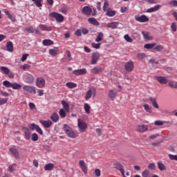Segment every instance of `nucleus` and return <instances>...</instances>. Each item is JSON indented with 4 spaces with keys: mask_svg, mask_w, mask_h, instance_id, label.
<instances>
[{
    "mask_svg": "<svg viewBox=\"0 0 177 177\" xmlns=\"http://www.w3.org/2000/svg\"><path fill=\"white\" fill-rule=\"evenodd\" d=\"M63 129L65 133H66L69 138H71L72 139H75V138H77L75 133L73 131V129H71V127H70L68 125L64 124Z\"/></svg>",
    "mask_w": 177,
    "mask_h": 177,
    "instance_id": "f257e3e1",
    "label": "nucleus"
},
{
    "mask_svg": "<svg viewBox=\"0 0 177 177\" xmlns=\"http://www.w3.org/2000/svg\"><path fill=\"white\" fill-rule=\"evenodd\" d=\"M49 16L50 17H53L57 21H59V23H62V21H64V17L62 14L57 13L56 12L50 13Z\"/></svg>",
    "mask_w": 177,
    "mask_h": 177,
    "instance_id": "f03ea898",
    "label": "nucleus"
},
{
    "mask_svg": "<svg viewBox=\"0 0 177 177\" xmlns=\"http://www.w3.org/2000/svg\"><path fill=\"white\" fill-rule=\"evenodd\" d=\"M77 127L79 128L80 132H85L86 131V128H88V124L85 122L81 121L80 119L77 120Z\"/></svg>",
    "mask_w": 177,
    "mask_h": 177,
    "instance_id": "7ed1b4c3",
    "label": "nucleus"
},
{
    "mask_svg": "<svg viewBox=\"0 0 177 177\" xmlns=\"http://www.w3.org/2000/svg\"><path fill=\"white\" fill-rule=\"evenodd\" d=\"M82 15H85V16H91L92 15V8L88 6H84L82 9Z\"/></svg>",
    "mask_w": 177,
    "mask_h": 177,
    "instance_id": "20e7f679",
    "label": "nucleus"
},
{
    "mask_svg": "<svg viewBox=\"0 0 177 177\" xmlns=\"http://www.w3.org/2000/svg\"><path fill=\"white\" fill-rule=\"evenodd\" d=\"M23 89L27 93H37V90H35V87L32 86H24L23 87Z\"/></svg>",
    "mask_w": 177,
    "mask_h": 177,
    "instance_id": "39448f33",
    "label": "nucleus"
},
{
    "mask_svg": "<svg viewBox=\"0 0 177 177\" xmlns=\"http://www.w3.org/2000/svg\"><path fill=\"white\" fill-rule=\"evenodd\" d=\"M92 95H93L94 97L96 96V90H95V88H90L88 90L85 96V99L86 100H89V99H91L92 97Z\"/></svg>",
    "mask_w": 177,
    "mask_h": 177,
    "instance_id": "423d86ee",
    "label": "nucleus"
},
{
    "mask_svg": "<svg viewBox=\"0 0 177 177\" xmlns=\"http://www.w3.org/2000/svg\"><path fill=\"white\" fill-rule=\"evenodd\" d=\"M99 57H100L99 53H93L91 56V64H96L97 60H99Z\"/></svg>",
    "mask_w": 177,
    "mask_h": 177,
    "instance_id": "0eeeda50",
    "label": "nucleus"
},
{
    "mask_svg": "<svg viewBox=\"0 0 177 177\" xmlns=\"http://www.w3.org/2000/svg\"><path fill=\"white\" fill-rule=\"evenodd\" d=\"M79 165L80 168H82V170L83 171L84 174L86 175L88 174V167H86V164L85 163V161L83 160L79 161Z\"/></svg>",
    "mask_w": 177,
    "mask_h": 177,
    "instance_id": "6e6552de",
    "label": "nucleus"
},
{
    "mask_svg": "<svg viewBox=\"0 0 177 177\" xmlns=\"http://www.w3.org/2000/svg\"><path fill=\"white\" fill-rule=\"evenodd\" d=\"M135 19L136 21H139L140 23H146V21H149V17L145 15H142L140 17H135Z\"/></svg>",
    "mask_w": 177,
    "mask_h": 177,
    "instance_id": "1a4fd4ad",
    "label": "nucleus"
},
{
    "mask_svg": "<svg viewBox=\"0 0 177 177\" xmlns=\"http://www.w3.org/2000/svg\"><path fill=\"white\" fill-rule=\"evenodd\" d=\"M115 168L121 172L123 177H125V170L124 169V166H122L121 163H115Z\"/></svg>",
    "mask_w": 177,
    "mask_h": 177,
    "instance_id": "9d476101",
    "label": "nucleus"
},
{
    "mask_svg": "<svg viewBox=\"0 0 177 177\" xmlns=\"http://www.w3.org/2000/svg\"><path fill=\"white\" fill-rule=\"evenodd\" d=\"M72 74H73V75H84L86 74V69L82 68V69L75 70L72 72Z\"/></svg>",
    "mask_w": 177,
    "mask_h": 177,
    "instance_id": "9b49d317",
    "label": "nucleus"
},
{
    "mask_svg": "<svg viewBox=\"0 0 177 177\" xmlns=\"http://www.w3.org/2000/svg\"><path fill=\"white\" fill-rule=\"evenodd\" d=\"M36 85L38 86V88H44V86H45V79L42 77L38 78L36 82Z\"/></svg>",
    "mask_w": 177,
    "mask_h": 177,
    "instance_id": "f8f14e48",
    "label": "nucleus"
},
{
    "mask_svg": "<svg viewBox=\"0 0 177 177\" xmlns=\"http://www.w3.org/2000/svg\"><path fill=\"white\" fill-rule=\"evenodd\" d=\"M10 151L12 153V154L14 156V157H15L17 160H19V158H20V153H19L17 149L10 148Z\"/></svg>",
    "mask_w": 177,
    "mask_h": 177,
    "instance_id": "ddd939ff",
    "label": "nucleus"
},
{
    "mask_svg": "<svg viewBox=\"0 0 177 177\" xmlns=\"http://www.w3.org/2000/svg\"><path fill=\"white\" fill-rule=\"evenodd\" d=\"M41 125H44V128H50L53 122L50 120H40Z\"/></svg>",
    "mask_w": 177,
    "mask_h": 177,
    "instance_id": "4468645a",
    "label": "nucleus"
},
{
    "mask_svg": "<svg viewBox=\"0 0 177 177\" xmlns=\"http://www.w3.org/2000/svg\"><path fill=\"white\" fill-rule=\"evenodd\" d=\"M124 67L127 71H132V70H133V62L130 61L126 63Z\"/></svg>",
    "mask_w": 177,
    "mask_h": 177,
    "instance_id": "2eb2a0df",
    "label": "nucleus"
},
{
    "mask_svg": "<svg viewBox=\"0 0 177 177\" xmlns=\"http://www.w3.org/2000/svg\"><path fill=\"white\" fill-rule=\"evenodd\" d=\"M88 22L90 24H93V26H100V23L97 21V19L96 18H93V17L88 18Z\"/></svg>",
    "mask_w": 177,
    "mask_h": 177,
    "instance_id": "dca6fc26",
    "label": "nucleus"
},
{
    "mask_svg": "<svg viewBox=\"0 0 177 177\" xmlns=\"http://www.w3.org/2000/svg\"><path fill=\"white\" fill-rule=\"evenodd\" d=\"M142 34L144 37V39H145V41H151V39H153V37L151 36H150V33L149 32H146V31H142Z\"/></svg>",
    "mask_w": 177,
    "mask_h": 177,
    "instance_id": "f3484780",
    "label": "nucleus"
},
{
    "mask_svg": "<svg viewBox=\"0 0 177 177\" xmlns=\"http://www.w3.org/2000/svg\"><path fill=\"white\" fill-rule=\"evenodd\" d=\"M39 28H40L42 31H52V27L46 25L40 24L39 25Z\"/></svg>",
    "mask_w": 177,
    "mask_h": 177,
    "instance_id": "a211bd4d",
    "label": "nucleus"
},
{
    "mask_svg": "<svg viewBox=\"0 0 177 177\" xmlns=\"http://www.w3.org/2000/svg\"><path fill=\"white\" fill-rule=\"evenodd\" d=\"M147 129H148L147 127L145 124L137 126V131L138 132H146Z\"/></svg>",
    "mask_w": 177,
    "mask_h": 177,
    "instance_id": "6ab92c4d",
    "label": "nucleus"
},
{
    "mask_svg": "<svg viewBox=\"0 0 177 177\" xmlns=\"http://www.w3.org/2000/svg\"><path fill=\"white\" fill-rule=\"evenodd\" d=\"M117 96V92L115 90H110L109 93V97L111 100H114L115 99V97Z\"/></svg>",
    "mask_w": 177,
    "mask_h": 177,
    "instance_id": "aec40b11",
    "label": "nucleus"
},
{
    "mask_svg": "<svg viewBox=\"0 0 177 177\" xmlns=\"http://www.w3.org/2000/svg\"><path fill=\"white\" fill-rule=\"evenodd\" d=\"M118 24H120V23L118 22H111L107 24V27L108 28H112L113 30H114L117 28V27H118Z\"/></svg>",
    "mask_w": 177,
    "mask_h": 177,
    "instance_id": "412c9836",
    "label": "nucleus"
},
{
    "mask_svg": "<svg viewBox=\"0 0 177 177\" xmlns=\"http://www.w3.org/2000/svg\"><path fill=\"white\" fill-rule=\"evenodd\" d=\"M103 71V68L101 67L95 66L92 70L91 72L93 74H99L100 73H102Z\"/></svg>",
    "mask_w": 177,
    "mask_h": 177,
    "instance_id": "4be33fe9",
    "label": "nucleus"
},
{
    "mask_svg": "<svg viewBox=\"0 0 177 177\" xmlns=\"http://www.w3.org/2000/svg\"><path fill=\"white\" fill-rule=\"evenodd\" d=\"M55 168V164L48 163L44 166L45 171H52Z\"/></svg>",
    "mask_w": 177,
    "mask_h": 177,
    "instance_id": "5701e85b",
    "label": "nucleus"
},
{
    "mask_svg": "<svg viewBox=\"0 0 177 177\" xmlns=\"http://www.w3.org/2000/svg\"><path fill=\"white\" fill-rule=\"evenodd\" d=\"M6 49L8 52L13 51V43L12 41H8L6 44Z\"/></svg>",
    "mask_w": 177,
    "mask_h": 177,
    "instance_id": "b1692460",
    "label": "nucleus"
},
{
    "mask_svg": "<svg viewBox=\"0 0 177 177\" xmlns=\"http://www.w3.org/2000/svg\"><path fill=\"white\" fill-rule=\"evenodd\" d=\"M50 120H52L53 122H57V121H59V115L57 113H53V115L50 116Z\"/></svg>",
    "mask_w": 177,
    "mask_h": 177,
    "instance_id": "393cba45",
    "label": "nucleus"
},
{
    "mask_svg": "<svg viewBox=\"0 0 177 177\" xmlns=\"http://www.w3.org/2000/svg\"><path fill=\"white\" fill-rule=\"evenodd\" d=\"M34 76H32L30 74H28L26 75V82H28V84H32V82H34Z\"/></svg>",
    "mask_w": 177,
    "mask_h": 177,
    "instance_id": "a878e982",
    "label": "nucleus"
},
{
    "mask_svg": "<svg viewBox=\"0 0 177 177\" xmlns=\"http://www.w3.org/2000/svg\"><path fill=\"white\" fill-rule=\"evenodd\" d=\"M61 103L66 111H68V110H70V105L68 103H67V102H66V100H62Z\"/></svg>",
    "mask_w": 177,
    "mask_h": 177,
    "instance_id": "bb28decb",
    "label": "nucleus"
},
{
    "mask_svg": "<svg viewBox=\"0 0 177 177\" xmlns=\"http://www.w3.org/2000/svg\"><path fill=\"white\" fill-rule=\"evenodd\" d=\"M25 133V139L27 140L31 139V131H30V129H26L24 131Z\"/></svg>",
    "mask_w": 177,
    "mask_h": 177,
    "instance_id": "cd10ccee",
    "label": "nucleus"
},
{
    "mask_svg": "<svg viewBox=\"0 0 177 177\" xmlns=\"http://www.w3.org/2000/svg\"><path fill=\"white\" fill-rule=\"evenodd\" d=\"M43 45H44L45 46H49L50 45H53V41L50 40V39H44L42 41Z\"/></svg>",
    "mask_w": 177,
    "mask_h": 177,
    "instance_id": "c85d7f7f",
    "label": "nucleus"
},
{
    "mask_svg": "<svg viewBox=\"0 0 177 177\" xmlns=\"http://www.w3.org/2000/svg\"><path fill=\"white\" fill-rule=\"evenodd\" d=\"M157 80L158 81V82H160V84H167V80L165 79V77L162 76H159L156 77Z\"/></svg>",
    "mask_w": 177,
    "mask_h": 177,
    "instance_id": "c756f323",
    "label": "nucleus"
},
{
    "mask_svg": "<svg viewBox=\"0 0 177 177\" xmlns=\"http://www.w3.org/2000/svg\"><path fill=\"white\" fill-rule=\"evenodd\" d=\"M106 16H109V17H113V16H115V11L110 10V8L108 9V10L106 12Z\"/></svg>",
    "mask_w": 177,
    "mask_h": 177,
    "instance_id": "7c9ffc66",
    "label": "nucleus"
},
{
    "mask_svg": "<svg viewBox=\"0 0 177 177\" xmlns=\"http://www.w3.org/2000/svg\"><path fill=\"white\" fill-rule=\"evenodd\" d=\"M0 70L1 71H2V73H3V74H6V75L7 74H9V73H10V70L6 66H1L0 68Z\"/></svg>",
    "mask_w": 177,
    "mask_h": 177,
    "instance_id": "2f4dec72",
    "label": "nucleus"
},
{
    "mask_svg": "<svg viewBox=\"0 0 177 177\" xmlns=\"http://www.w3.org/2000/svg\"><path fill=\"white\" fill-rule=\"evenodd\" d=\"M103 32H98L97 35V38L95 39L96 42H100L103 39Z\"/></svg>",
    "mask_w": 177,
    "mask_h": 177,
    "instance_id": "473e14b6",
    "label": "nucleus"
},
{
    "mask_svg": "<svg viewBox=\"0 0 177 177\" xmlns=\"http://www.w3.org/2000/svg\"><path fill=\"white\" fill-rule=\"evenodd\" d=\"M66 86L70 89H73V88H77V84L73 82H67Z\"/></svg>",
    "mask_w": 177,
    "mask_h": 177,
    "instance_id": "72a5a7b5",
    "label": "nucleus"
},
{
    "mask_svg": "<svg viewBox=\"0 0 177 177\" xmlns=\"http://www.w3.org/2000/svg\"><path fill=\"white\" fill-rule=\"evenodd\" d=\"M168 84L170 88H174V89H177V82L170 81L169 82Z\"/></svg>",
    "mask_w": 177,
    "mask_h": 177,
    "instance_id": "f704fd0d",
    "label": "nucleus"
},
{
    "mask_svg": "<svg viewBox=\"0 0 177 177\" xmlns=\"http://www.w3.org/2000/svg\"><path fill=\"white\" fill-rule=\"evenodd\" d=\"M158 169H160V171H165L166 167H165V165H164V163L159 162L158 163Z\"/></svg>",
    "mask_w": 177,
    "mask_h": 177,
    "instance_id": "c9c22d12",
    "label": "nucleus"
},
{
    "mask_svg": "<svg viewBox=\"0 0 177 177\" xmlns=\"http://www.w3.org/2000/svg\"><path fill=\"white\" fill-rule=\"evenodd\" d=\"M156 46V43L153 44H147L144 46L145 49H153Z\"/></svg>",
    "mask_w": 177,
    "mask_h": 177,
    "instance_id": "e433bc0d",
    "label": "nucleus"
},
{
    "mask_svg": "<svg viewBox=\"0 0 177 177\" xmlns=\"http://www.w3.org/2000/svg\"><path fill=\"white\" fill-rule=\"evenodd\" d=\"M11 88L12 89H21V85L17 83H12Z\"/></svg>",
    "mask_w": 177,
    "mask_h": 177,
    "instance_id": "4c0bfd02",
    "label": "nucleus"
},
{
    "mask_svg": "<svg viewBox=\"0 0 177 177\" xmlns=\"http://www.w3.org/2000/svg\"><path fill=\"white\" fill-rule=\"evenodd\" d=\"M3 85L6 88H12V83H10V82L8 80H5L3 82Z\"/></svg>",
    "mask_w": 177,
    "mask_h": 177,
    "instance_id": "58836bf2",
    "label": "nucleus"
},
{
    "mask_svg": "<svg viewBox=\"0 0 177 177\" xmlns=\"http://www.w3.org/2000/svg\"><path fill=\"white\" fill-rule=\"evenodd\" d=\"M59 114L61 117V118H65V117L67 115V114L66 113V111H64V109H61L59 111Z\"/></svg>",
    "mask_w": 177,
    "mask_h": 177,
    "instance_id": "ea45409f",
    "label": "nucleus"
},
{
    "mask_svg": "<svg viewBox=\"0 0 177 177\" xmlns=\"http://www.w3.org/2000/svg\"><path fill=\"white\" fill-rule=\"evenodd\" d=\"M144 109L147 113H151V107L147 104H144Z\"/></svg>",
    "mask_w": 177,
    "mask_h": 177,
    "instance_id": "a19ab883",
    "label": "nucleus"
},
{
    "mask_svg": "<svg viewBox=\"0 0 177 177\" xmlns=\"http://www.w3.org/2000/svg\"><path fill=\"white\" fill-rule=\"evenodd\" d=\"M30 138L32 142H37V140H38V134L33 133Z\"/></svg>",
    "mask_w": 177,
    "mask_h": 177,
    "instance_id": "79ce46f5",
    "label": "nucleus"
},
{
    "mask_svg": "<svg viewBox=\"0 0 177 177\" xmlns=\"http://www.w3.org/2000/svg\"><path fill=\"white\" fill-rule=\"evenodd\" d=\"M148 169H150L151 171H154V169H156V163H149V165H148Z\"/></svg>",
    "mask_w": 177,
    "mask_h": 177,
    "instance_id": "37998d69",
    "label": "nucleus"
},
{
    "mask_svg": "<svg viewBox=\"0 0 177 177\" xmlns=\"http://www.w3.org/2000/svg\"><path fill=\"white\" fill-rule=\"evenodd\" d=\"M84 110L86 113V114H89L91 112L89 110H91V106L88 104H84Z\"/></svg>",
    "mask_w": 177,
    "mask_h": 177,
    "instance_id": "c03bdc74",
    "label": "nucleus"
},
{
    "mask_svg": "<svg viewBox=\"0 0 177 177\" xmlns=\"http://www.w3.org/2000/svg\"><path fill=\"white\" fill-rule=\"evenodd\" d=\"M49 53L51 56H56V55H57V49H50Z\"/></svg>",
    "mask_w": 177,
    "mask_h": 177,
    "instance_id": "a18cd8bd",
    "label": "nucleus"
},
{
    "mask_svg": "<svg viewBox=\"0 0 177 177\" xmlns=\"http://www.w3.org/2000/svg\"><path fill=\"white\" fill-rule=\"evenodd\" d=\"M34 3L37 8H42V0H37Z\"/></svg>",
    "mask_w": 177,
    "mask_h": 177,
    "instance_id": "49530a36",
    "label": "nucleus"
},
{
    "mask_svg": "<svg viewBox=\"0 0 177 177\" xmlns=\"http://www.w3.org/2000/svg\"><path fill=\"white\" fill-rule=\"evenodd\" d=\"M107 8H109V1L107 0H105L104 3V6H103L104 12L107 11Z\"/></svg>",
    "mask_w": 177,
    "mask_h": 177,
    "instance_id": "de8ad7c7",
    "label": "nucleus"
},
{
    "mask_svg": "<svg viewBox=\"0 0 177 177\" xmlns=\"http://www.w3.org/2000/svg\"><path fill=\"white\" fill-rule=\"evenodd\" d=\"M149 174H150V171H149V169H145L142 171V176L147 177V176H149Z\"/></svg>",
    "mask_w": 177,
    "mask_h": 177,
    "instance_id": "09e8293b",
    "label": "nucleus"
},
{
    "mask_svg": "<svg viewBox=\"0 0 177 177\" xmlns=\"http://www.w3.org/2000/svg\"><path fill=\"white\" fill-rule=\"evenodd\" d=\"M124 38L127 42H132L133 40L129 37V35H125Z\"/></svg>",
    "mask_w": 177,
    "mask_h": 177,
    "instance_id": "8fccbe9b",
    "label": "nucleus"
},
{
    "mask_svg": "<svg viewBox=\"0 0 177 177\" xmlns=\"http://www.w3.org/2000/svg\"><path fill=\"white\" fill-rule=\"evenodd\" d=\"M37 127H38V124H35L34 123L29 124V128L31 131L37 129Z\"/></svg>",
    "mask_w": 177,
    "mask_h": 177,
    "instance_id": "3c124183",
    "label": "nucleus"
},
{
    "mask_svg": "<svg viewBox=\"0 0 177 177\" xmlns=\"http://www.w3.org/2000/svg\"><path fill=\"white\" fill-rule=\"evenodd\" d=\"M169 158L173 161H177V155L169 154Z\"/></svg>",
    "mask_w": 177,
    "mask_h": 177,
    "instance_id": "603ef678",
    "label": "nucleus"
},
{
    "mask_svg": "<svg viewBox=\"0 0 177 177\" xmlns=\"http://www.w3.org/2000/svg\"><path fill=\"white\" fill-rule=\"evenodd\" d=\"M171 28L173 32H176V23L175 22L171 23Z\"/></svg>",
    "mask_w": 177,
    "mask_h": 177,
    "instance_id": "864d4df0",
    "label": "nucleus"
},
{
    "mask_svg": "<svg viewBox=\"0 0 177 177\" xmlns=\"http://www.w3.org/2000/svg\"><path fill=\"white\" fill-rule=\"evenodd\" d=\"M159 141H157L156 146H158V145L162 143V141L164 140V138L162 136H158Z\"/></svg>",
    "mask_w": 177,
    "mask_h": 177,
    "instance_id": "5fc2aeb1",
    "label": "nucleus"
},
{
    "mask_svg": "<svg viewBox=\"0 0 177 177\" xmlns=\"http://www.w3.org/2000/svg\"><path fill=\"white\" fill-rule=\"evenodd\" d=\"M162 49H164V46H161V45H157L156 46V52H161V50H162Z\"/></svg>",
    "mask_w": 177,
    "mask_h": 177,
    "instance_id": "6e6d98bb",
    "label": "nucleus"
},
{
    "mask_svg": "<svg viewBox=\"0 0 177 177\" xmlns=\"http://www.w3.org/2000/svg\"><path fill=\"white\" fill-rule=\"evenodd\" d=\"M138 59H141V60H143V59H145V57H146V55H145V53H140L138 54Z\"/></svg>",
    "mask_w": 177,
    "mask_h": 177,
    "instance_id": "4d7b16f0",
    "label": "nucleus"
},
{
    "mask_svg": "<svg viewBox=\"0 0 177 177\" xmlns=\"http://www.w3.org/2000/svg\"><path fill=\"white\" fill-rule=\"evenodd\" d=\"M92 46L95 49H99L100 48V43L96 44V43H92Z\"/></svg>",
    "mask_w": 177,
    "mask_h": 177,
    "instance_id": "13d9d810",
    "label": "nucleus"
},
{
    "mask_svg": "<svg viewBox=\"0 0 177 177\" xmlns=\"http://www.w3.org/2000/svg\"><path fill=\"white\" fill-rule=\"evenodd\" d=\"M30 67H31V66L28 64H24V66H21L20 68L21 70H27V68H30Z\"/></svg>",
    "mask_w": 177,
    "mask_h": 177,
    "instance_id": "bf43d9fd",
    "label": "nucleus"
},
{
    "mask_svg": "<svg viewBox=\"0 0 177 177\" xmlns=\"http://www.w3.org/2000/svg\"><path fill=\"white\" fill-rule=\"evenodd\" d=\"M15 167H16V163H13L12 165H10L8 167V171L10 172H13V168H15Z\"/></svg>",
    "mask_w": 177,
    "mask_h": 177,
    "instance_id": "052dcab7",
    "label": "nucleus"
},
{
    "mask_svg": "<svg viewBox=\"0 0 177 177\" xmlns=\"http://www.w3.org/2000/svg\"><path fill=\"white\" fill-rule=\"evenodd\" d=\"M8 102V98H0V106H1V104H5V103H6Z\"/></svg>",
    "mask_w": 177,
    "mask_h": 177,
    "instance_id": "680f3d73",
    "label": "nucleus"
},
{
    "mask_svg": "<svg viewBox=\"0 0 177 177\" xmlns=\"http://www.w3.org/2000/svg\"><path fill=\"white\" fill-rule=\"evenodd\" d=\"M152 12H156V6L147 10V13H152Z\"/></svg>",
    "mask_w": 177,
    "mask_h": 177,
    "instance_id": "e2e57ef3",
    "label": "nucleus"
},
{
    "mask_svg": "<svg viewBox=\"0 0 177 177\" xmlns=\"http://www.w3.org/2000/svg\"><path fill=\"white\" fill-rule=\"evenodd\" d=\"M30 56L28 54H23L22 57H21V62H26L27 60V57Z\"/></svg>",
    "mask_w": 177,
    "mask_h": 177,
    "instance_id": "0e129e2a",
    "label": "nucleus"
},
{
    "mask_svg": "<svg viewBox=\"0 0 177 177\" xmlns=\"http://www.w3.org/2000/svg\"><path fill=\"white\" fill-rule=\"evenodd\" d=\"M169 5H171V6H177V1L172 0L169 3Z\"/></svg>",
    "mask_w": 177,
    "mask_h": 177,
    "instance_id": "69168bd1",
    "label": "nucleus"
},
{
    "mask_svg": "<svg viewBox=\"0 0 177 177\" xmlns=\"http://www.w3.org/2000/svg\"><path fill=\"white\" fill-rule=\"evenodd\" d=\"M149 102H152L153 107H156V98H153L151 97H149Z\"/></svg>",
    "mask_w": 177,
    "mask_h": 177,
    "instance_id": "338daca9",
    "label": "nucleus"
},
{
    "mask_svg": "<svg viewBox=\"0 0 177 177\" xmlns=\"http://www.w3.org/2000/svg\"><path fill=\"white\" fill-rule=\"evenodd\" d=\"M95 176H97V177L100 176V169H96L95 170Z\"/></svg>",
    "mask_w": 177,
    "mask_h": 177,
    "instance_id": "774afa93",
    "label": "nucleus"
}]
</instances>
